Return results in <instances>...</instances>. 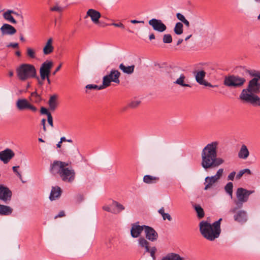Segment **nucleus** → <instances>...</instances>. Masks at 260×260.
Listing matches in <instances>:
<instances>
[{
	"mask_svg": "<svg viewBox=\"0 0 260 260\" xmlns=\"http://www.w3.org/2000/svg\"><path fill=\"white\" fill-rule=\"evenodd\" d=\"M218 142L214 141L208 144L201 152L202 167L205 170L217 168L224 162L223 159L217 157Z\"/></svg>",
	"mask_w": 260,
	"mask_h": 260,
	"instance_id": "obj_1",
	"label": "nucleus"
},
{
	"mask_svg": "<svg viewBox=\"0 0 260 260\" xmlns=\"http://www.w3.org/2000/svg\"><path fill=\"white\" fill-rule=\"evenodd\" d=\"M260 92V83L258 79L253 78L248 82L246 88L243 89L240 99L253 106H260V98L256 94Z\"/></svg>",
	"mask_w": 260,
	"mask_h": 260,
	"instance_id": "obj_2",
	"label": "nucleus"
},
{
	"mask_svg": "<svg viewBox=\"0 0 260 260\" xmlns=\"http://www.w3.org/2000/svg\"><path fill=\"white\" fill-rule=\"evenodd\" d=\"M68 166L66 162L55 160L51 165L50 170L52 173H58L63 182L72 183L75 180L76 173L72 167H67Z\"/></svg>",
	"mask_w": 260,
	"mask_h": 260,
	"instance_id": "obj_3",
	"label": "nucleus"
},
{
	"mask_svg": "<svg viewBox=\"0 0 260 260\" xmlns=\"http://www.w3.org/2000/svg\"><path fill=\"white\" fill-rule=\"evenodd\" d=\"M222 218L213 222L212 224L206 221L200 223V231L203 236L209 241H213L219 237L221 233L220 222Z\"/></svg>",
	"mask_w": 260,
	"mask_h": 260,
	"instance_id": "obj_4",
	"label": "nucleus"
},
{
	"mask_svg": "<svg viewBox=\"0 0 260 260\" xmlns=\"http://www.w3.org/2000/svg\"><path fill=\"white\" fill-rule=\"evenodd\" d=\"M18 78L24 81L29 77L36 78L40 84H42L39 77L36 75V70L33 65L30 64H22L16 70Z\"/></svg>",
	"mask_w": 260,
	"mask_h": 260,
	"instance_id": "obj_5",
	"label": "nucleus"
},
{
	"mask_svg": "<svg viewBox=\"0 0 260 260\" xmlns=\"http://www.w3.org/2000/svg\"><path fill=\"white\" fill-rule=\"evenodd\" d=\"M246 82V79L238 75H230L224 77L223 84L232 88L242 87Z\"/></svg>",
	"mask_w": 260,
	"mask_h": 260,
	"instance_id": "obj_6",
	"label": "nucleus"
},
{
	"mask_svg": "<svg viewBox=\"0 0 260 260\" xmlns=\"http://www.w3.org/2000/svg\"><path fill=\"white\" fill-rule=\"evenodd\" d=\"M254 192V190H247L242 187L238 188L236 193L237 200L235 201L236 206L238 208H242L243 203L247 202L249 196Z\"/></svg>",
	"mask_w": 260,
	"mask_h": 260,
	"instance_id": "obj_7",
	"label": "nucleus"
},
{
	"mask_svg": "<svg viewBox=\"0 0 260 260\" xmlns=\"http://www.w3.org/2000/svg\"><path fill=\"white\" fill-rule=\"evenodd\" d=\"M12 192L6 186L0 184V200L8 204L12 199Z\"/></svg>",
	"mask_w": 260,
	"mask_h": 260,
	"instance_id": "obj_8",
	"label": "nucleus"
},
{
	"mask_svg": "<svg viewBox=\"0 0 260 260\" xmlns=\"http://www.w3.org/2000/svg\"><path fill=\"white\" fill-rule=\"evenodd\" d=\"M148 23L154 30L159 32H164L167 29L166 25L160 19L152 18L149 21Z\"/></svg>",
	"mask_w": 260,
	"mask_h": 260,
	"instance_id": "obj_9",
	"label": "nucleus"
},
{
	"mask_svg": "<svg viewBox=\"0 0 260 260\" xmlns=\"http://www.w3.org/2000/svg\"><path fill=\"white\" fill-rule=\"evenodd\" d=\"M15 156V153L10 148H6L0 152V160L4 164H7Z\"/></svg>",
	"mask_w": 260,
	"mask_h": 260,
	"instance_id": "obj_10",
	"label": "nucleus"
},
{
	"mask_svg": "<svg viewBox=\"0 0 260 260\" xmlns=\"http://www.w3.org/2000/svg\"><path fill=\"white\" fill-rule=\"evenodd\" d=\"M40 73L41 76L40 81L42 84H43L44 80L46 78L49 82V60H46L41 66L40 69Z\"/></svg>",
	"mask_w": 260,
	"mask_h": 260,
	"instance_id": "obj_11",
	"label": "nucleus"
},
{
	"mask_svg": "<svg viewBox=\"0 0 260 260\" xmlns=\"http://www.w3.org/2000/svg\"><path fill=\"white\" fill-rule=\"evenodd\" d=\"M144 232L146 239L152 242L156 241L158 238L157 233L152 227L144 225Z\"/></svg>",
	"mask_w": 260,
	"mask_h": 260,
	"instance_id": "obj_12",
	"label": "nucleus"
},
{
	"mask_svg": "<svg viewBox=\"0 0 260 260\" xmlns=\"http://www.w3.org/2000/svg\"><path fill=\"white\" fill-rule=\"evenodd\" d=\"M144 225H140L137 223H134L132 225L131 230V235L133 238H138L140 236L142 231H144Z\"/></svg>",
	"mask_w": 260,
	"mask_h": 260,
	"instance_id": "obj_13",
	"label": "nucleus"
},
{
	"mask_svg": "<svg viewBox=\"0 0 260 260\" xmlns=\"http://www.w3.org/2000/svg\"><path fill=\"white\" fill-rule=\"evenodd\" d=\"M3 35H13L16 32V29L12 25L5 23L0 28Z\"/></svg>",
	"mask_w": 260,
	"mask_h": 260,
	"instance_id": "obj_14",
	"label": "nucleus"
},
{
	"mask_svg": "<svg viewBox=\"0 0 260 260\" xmlns=\"http://www.w3.org/2000/svg\"><path fill=\"white\" fill-rule=\"evenodd\" d=\"M89 16L91 18V21L94 23L97 24L99 22V18L101 17V13L98 11L90 9L88 10L86 13V17Z\"/></svg>",
	"mask_w": 260,
	"mask_h": 260,
	"instance_id": "obj_15",
	"label": "nucleus"
},
{
	"mask_svg": "<svg viewBox=\"0 0 260 260\" xmlns=\"http://www.w3.org/2000/svg\"><path fill=\"white\" fill-rule=\"evenodd\" d=\"M62 193L61 188L58 186H52L50 192V200L53 201L60 198Z\"/></svg>",
	"mask_w": 260,
	"mask_h": 260,
	"instance_id": "obj_16",
	"label": "nucleus"
},
{
	"mask_svg": "<svg viewBox=\"0 0 260 260\" xmlns=\"http://www.w3.org/2000/svg\"><path fill=\"white\" fill-rule=\"evenodd\" d=\"M196 82L200 85H202L205 80H204L206 73L203 70H198L193 72Z\"/></svg>",
	"mask_w": 260,
	"mask_h": 260,
	"instance_id": "obj_17",
	"label": "nucleus"
},
{
	"mask_svg": "<svg viewBox=\"0 0 260 260\" xmlns=\"http://www.w3.org/2000/svg\"><path fill=\"white\" fill-rule=\"evenodd\" d=\"M58 95L54 94L50 95V112L55 111L59 105Z\"/></svg>",
	"mask_w": 260,
	"mask_h": 260,
	"instance_id": "obj_18",
	"label": "nucleus"
},
{
	"mask_svg": "<svg viewBox=\"0 0 260 260\" xmlns=\"http://www.w3.org/2000/svg\"><path fill=\"white\" fill-rule=\"evenodd\" d=\"M234 220L236 221L243 223L247 221V213L243 210H240L234 216Z\"/></svg>",
	"mask_w": 260,
	"mask_h": 260,
	"instance_id": "obj_19",
	"label": "nucleus"
},
{
	"mask_svg": "<svg viewBox=\"0 0 260 260\" xmlns=\"http://www.w3.org/2000/svg\"><path fill=\"white\" fill-rule=\"evenodd\" d=\"M107 75L112 80V82L117 84L120 83L119 78L120 73L118 70L113 69L110 71V74Z\"/></svg>",
	"mask_w": 260,
	"mask_h": 260,
	"instance_id": "obj_20",
	"label": "nucleus"
},
{
	"mask_svg": "<svg viewBox=\"0 0 260 260\" xmlns=\"http://www.w3.org/2000/svg\"><path fill=\"white\" fill-rule=\"evenodd\" d=\"M249 155V152L247 146L244 144L242 145L238 154L239 158L246 159Z\"/></svg>",
	"mask_w": 260,
	"mask_h": 260,
	"instance_id": "obj_21",
	"label": "nucleus"
},
{
	"mask_svg": "<svg viewBox=\"0 0 260 260\" xmlns=\"http://www.w3.org/2000/svg\"><path fill=\"white\" fill-rule=\"evenodd\" d=\"M205 186L204 188L205 190H208L209 188H211L213 185L218 181V180L214 176H207L206 177L205 179Z\"/></svg>",
	"mask_w": 260,
	"mask_h": 260,
	"instance_id": "obj_22",
	"label": "nucleus"
},
{
	"mask_svg": "<svg viewBox=\"0 0 260 260\" xmlns=\"http://www.w3.org/2000/svg\"><path fill=\"white\" fill-rule=\"evenodd\" d=\"M12 212L13 209L10 206L0 204V215L9 216Z\"/></svg>",
	"mask_w": 260,
	"mask_h": 260,
	"instance_id": "obj_23",
	"label": "nucleus"
},
{
	"mask_svg": "<svg viewBox=\"0 0 260 260\" xmlns=\"http://www.w3.org/2000/svg\"><path fill=\"white\" fill-rule=\"evenodd\" d=\"M159 180V177L153 176L150 175H145L143 177V181L147 184L156 183Z\"/></svg>",
	"mask_w": 260,
	"mask_h": 260,
	"instance_id": "obj_24",
	"label": "nucleus"
},
{
	"mask_svg": "<svg viewBox=\"0 0 260 260\" xmlns=\"http://www.w3.org/2000/svg\"><path fill=\"white\" fill-rule=\"evenodd\" d=\"M119 68L124 73H125L127 74H131L134 71L135 66L132 65V66L126 67L123 63H121V64H120V65L119 66Z\"/></svg>",
	"mask_w": 260,
	"mask_h": 260,
	"instance_id": "obj_25",
	"label": "nucleus"
},
{
	"mask_svg": "<svg viewBox=\"0 0 260 260\" xmlns=\"http://www.w3.org/2000/svg\"><path fill=\"white\" fill-rule=\"evenodd\" d=\"M161 260H183V258L178 254L169 253L164 256Z\"/></svg>",
	"mask_w": 260,
	"mask_h": 260,
	"instance_id": "obj_26",
	"label": "nucleus"
},
{
	"mask_svg": "<svg viewBox=\"0 0 260 260\" xmlns=\"http://www.w3.org/2000/svg\"><path fill=\"white\" fill-rule=\"evenodd\" d=\"M28 104L26 99H19L17 102L16 106L18 109L22 110L27 108Z\"/></svg>",
	"mask_w": 260,
	"mask_h": 260,
	"instance_id": "obj_27",
	"label": "nucleus"
},
{
	"mask_svg": "<svg viewBox=\"0 0 260 260\" xmlns=\"http://www.w3.org/2000/svg\"><path fill=\"white\" fill-rule=\"evenodd\" d=\"M192 206L196 211L198 218H202L204 217L205 213L202 207L199 204H192Z\"/></svg>",
	"mask_w": 260,
	"mask_h": 260,
	"instance_id": "obj_28",
	"label": "nucleus"
},
{
	"mask_svg": "<svg viewBox=\"0 0 260 260\" xmlns=\"http://www.w3.org/2000/svg\"><path fill=\"white\" fill-rule=\"evenodd\" d=\"M174 31L177 35H181L183 32V25L181 22H177L174 28Z\"/></svg>",
	"mask_w": 260,
	"mask_h": 260,
	"instance_id": "obj_29",
	"label": "nucleus"
},
{
	"mask_svg": "<svg viewBox=\"0 0 260 260\" xmlns=\"http://www.w3.org/2000/svg\"><path fill=\"white\" fill-rule=\"evenodd\" d=\"M185 78V76L183 74H181L179 78H178L174 83L175 84L179 85L183 87H190V85L188 84H186L184 83V80Z\"/></svg>",
	"mask_w": 260,
	"mask_h": 260,
	"instance_id": "obj_30",
	"label": "nucleus"
},
{
	"mask_svg": "<svg viewBox=\"0 0 260 260\" xmlns=\"http://www.w3.org/2000/svg\"><path fill=\"white\" fill-rule=\"evenodd\" d=\"M111 82H112V80H111L107 75L104 76L103 79V84L100 86V88L103 89L109 86Z\"/></svg>",
	"mask_w": 260,
	"mask_h": 260,
	"instance_id": "obj_31",
	"label": "nucleus"
},
{
	"mask_svg": "<svg viewBox=\"0 0 260 260\" xmlns=\"http://www.w3.org/2000/svg\"><path fill=\"white\" fill-rule=\"evenodd\" d=\"M233 184L231 182H228L224 187L225 191L231 198L233 197Z\"/></svg>",
	"mask_w": 260,
	"mask_h": 260,
	"instance_id": "obj_32",
	"label": "nucleus"
},
{
	"mask_svg": "<svg viewBox=\"0 0 260 260\" xmlns=\"http://www.w3.org/2000/svg\"><path fill=\"white\" fill-rule=\"evenodd\" d=\"M112 206H114L117 208V210H115L117 212V214L120 213L121 211L124 210V207L121 204L118 203L116 201H113Z\"/></svg>",
	"mask_w": 260,
	"mask_h": 260,
	"instance_id": "obj_33",
	"label": "nucleus"
},
{
	"mask_svg": "<svg viewBox=\"0 0 260 260\" xmlns=\"http://www.w3.org/2000/svg\"><path fill=\"white\" fill-rule=\"evenodd\" d=\"M3 17L6 20L9 21L13 24H16L17 23V21L15 20L14 17L11 15H9V14L3 13Z\"/></svg>",
	"mask_w": 260,
	"mask_h": 260,
	"instance_id": "obj_34",
	"label": "nucleus"
},
{
	"mask_svg": "<svg viewBox=\"0 0 260 260\" xmlns=\"http://www.w3.org/2000/svg\"><path fill=\"white\" fill-rule=\"evenodd\" d=\"M86 88V92L88 93V90H102L101 88H100V86H98L95 84H88L85 86Z\"/></svg>",
	"mask_w": 260,
	"mask_h": 260,
	"instance_id": "obj_35",
	"label": "nucleus"
},
{
	"mask_svg": "<svg viewBox=\"0 0 260 260\" xmlns=\"http://www.w3.org/2000/svg\"><path fill=\"white\" fill-rule=\"evenodd\" d=\"M162 41L164 43H171L172 42V37L170 34H165L163 36Z\"/></svg>",
	"mask_w": 260,
	"mask_h": 260,
	"instance_id": "obj_36",
	"label": "nucleus"
},
{
	"mask_svg": "<svg viewBox=\"0 0 260 260\" xmlns=\"http://www.w3.org/2000/svg\"><path fill=\"white\" fill-rule=\"evenodd\" d=\"M26 54L27 55L31 58H35L36 57L35 51L33 49L31 48L28 47L27 48Z\"/></svg>",
	"mask_w": 260,
	"mask_h": 260,
	"instance_id": "obj_37",
	"label": "nucleus"
},
{
	"mask_svg": "<svg viewBox=\"0 0 260 260\" xmlns=\"http://www.w3.org/2000/svg\"><path fill=\"white\" fill-rule=\"evenodd\" d=\"M19 168V166H14L12 168V170L13 171V172L16 173V174L17 175V176L18 177V178L20 179V180L23 182V183H24L25 182V181H24L23 180H22V176L21 175V174L18 172L17 169Z\"/></svg>",
	"mask_w": 260,
	"mask_h": 260,
	"instance_id": "obj_38",
	"label": "nucleus"
},
{
	"mask_svg": "<svg viewBox=\"0 0 260 260\" xmlns=\"http://www.w3.org/2000/svg\"><path fill=\"white\" fill-rule=\"evenodd\" d=\"M139 244L142 247H144L147 245H149L148 242L144 238H140L139 239Z\"/></svg>",
	"mask_w": 260,
	"mask_h": 260,
	"instance_id": "obj_39",
	"label": "nucleus"
},
{
	"mask_svg": "<svg viewBox=\"0 0 260 260\" xmlns=\"http://www.w3.org/2000/svg\"><path fill=\"white\" fill-rule=\"evenodd\" d=\"M41 114H46L47 116V122L49 123V110L44 107H42L40 110Z\"/></svg>",
	"mask_w": 260,
	"mask_h": 260,
	"instance_id": "obj_40",
	"label": "nucleus"
},
{
	"mask_svg": "<svg viewBox=\"0 0 260 260\" xmlns=\"http://www.w3.org/2000/svg\"><path fill=\"white\" fill-rule=\"evenodd\" d=\"M140 103L139 101H132L129 104L128 106L132 108H135L137 107Z\"/></svg>",
	"mask_w": 260,
	"mask_h": 260,
	"instance_id": "obj_41",
	"label": "nucleus"
},
{
	"mask_svg": "<svg viewBox=\"0 0 260 260\" xmlns=\"http://www.w3.org/2000/svg\"><path fill=\"white\" fill-rule=\"evenodd\" d=\"M223 172V169L222 168L219 169L216 172V174L214 176L217 179L219 180L222 176Z\"/></svg>",
	"mask_w": 260,
	"mask_h": 260,
	"instance_id": "obj_42",
	"label": "nucleus"
},
{
	"mask_svg": "<svg viewBox=\"0 0 260 260\" xmlns=\"http://www.w3.org/2000/svg\"><path fill=\"white\" fill-rule=\"evenodd\" d=\"M156 251V248L155 247H152L150 249V251L149 252V253L150 254V256L152 257V258L153 260H155V259H156V257L155 255V253Z\"/></svg>",
	"mask_w": 260,
	"mask_h": 260,
	"instance_id": "obj_43",
	"label": "nucleus"
},
{
	"mask_svg": "<svg viewBox=\"0 0 260 260\" xmlns=\"http://www.w3.org/2000/svg\"><path fill=\"white\" fill-rule=\"evenodd\" d=\"M103 209L105 211H106L109 212H111L113 214H117V212L115 210V209H111L109 206H104L103 207Z\"/></svg>",
	"mask_w": 260,
	"mask_h": 260,
	"instance_id": "obj_44",
	"label": "nucleus"
},
{
	"mask_svg": "<svg viewBox=\"0 0 260 260\" xmlns=\"http://www.w3.org/2000/svg\"><path fill=\"white\" fill-rule=\"evenodd\" d=\"M43 52L45 54H49V39L46 41V45L43 49Z\"/></svg>",
	"mask_w": 260,
	"mask_h": 260,
	"instance_id": "obj_45",
	"label": "nucleus"
},
{
	"mask_svg": "<svg viewBox=\"0 0 260 260\" xmlns=\"http://www.w3.org/2000/svg\"><path fill=\"white\" fill-rule=\"evenodd\" d=\"M246 72L248 73L251 76L256 77L260 79V72H257L255 73H253L252 71L246 70Z\"/></svg>",
	"mask_w": 260,
	"mask_h": 260,
	"instance_id": "obj_46",
	"label": "nucleus"
},
{
	"mask_svg": "<svg viewBox=\"0 0 260 260\" xmlns=\"http://www.w3.org/2000/svg\"><path fill=\"white\" fill-rule=\"evenodd\" d=\"M176 17L178 20L181 21L182 22L186 19L183 15L180 13L176 14Z\"/></svg>",
	"mask_w": 260,
	"mask_h": 260,
	"instance_id": "obj_47",
	"label": "nucleus"
},
{
	"mask_svg": "<svg viewBox=\"0 0 260 260\" xmlns=\"http://www.w3.org/2000/svg\"><path fill=\"white\" fill-rule=\"evenodd\" d=\"M162 217L164 220L168 219L169 221H171L172 218L171 215L169 213H165L162 215Z\"/></svg>",
	"mask_w": 260,
	"mask_h": 260,
	"instance_id": "obj_48",
	"label": "nucleus"
},
{
	"mask_svg": "<svg viewBox=\"0 0 260 260\" xmlns=\"http://www.w3.org/2000/svg\"><path fill=\"white\" fill-rule=\"evenodd\" d=\"M236 172L233 171L231 172L228 176V180L233 181L234 179V177H235Z\"/></svg>",
	"mask_w": 260,
	"mask_h": 260,
	"instance_id": "obj_49",
	"label": "nucleus"
},
{
	"mask_svg": "<svg viewBox=\"0 0 260 260\" xmlns=\"http://www.w3.org/2000/svg\"><path fill=\"white\" fill-rule=\"evenodd\" d=\"M64 216H65L64 211L62 210V211H60L57 215H56L54 218V219H56L57 218L62 217Z\"/></svg>",
	"mask_w": 260,
	"mask_h": 260,
	"instance_id": "obj_50",
	"label": "nucleus"
},
{
	"mask_svg": "<svg viewBox=\"0 0 260 260\" xmlns=\"http://www.w3.org/2000/svg\"><path fill=\"white\" fill-rule=\"evenodd\" d=\"M20 20V21L22 23V24H24V20H23V17L22 14H19L18 13L16 12L15 14Z\"/></svg>",
	"mask_w": 260,
	"mask_h": 260,
	"instance_id": "obj_51",
	"label": "nucleus"
},
{
	"mask_svg": "<svg viewBox=\"0 0 260 260\" xmlns=\"http://www.w3.org/2000/svg\"><path fill=\"white\" fill-rule=\"evenodd\" d=\"M62 8L58 6H56L55 7H52L51 9V11H57V12H60L62 11Z\"/></svg>",
	"mask_w": 260,
	"mask_h": 260,
	"instance_id": "obj_52",
	"label": "nucleus"
},
{
	"mask_svg": "<svg viewBox=\"0 0 260 260\" xmlns=\"http://www.w3.org/2000/svg\"><path fill=\"white\" fill-rule=\"evenodd\" d=\"M8 47H13L14 48L18 47V44L17 43H10L7 45Z\"/></svg>",
	"mask_w": 260,
	"mask_h": 260,
	"instance_id": "obj_53",
	"label": "nucleus"
},
{
	"mask_svg": "<svg viewBox=\"0 0 260 260\" xmlns=\"http://www.w3.org/2000/svg\"><path fill=\"white\" fill-rule=\"evenodd\" d=\"M242 170L239 172L236 176V179H239L243 175L244 172Z\"/></svg>",
	"mask_w": 260,
	"mask_h": 260,
	"instance_id": "obj_54",
	"label": "nucleus"
},
{
	"mask_svg": "<svg viewBox=\"0 0 260 260\" xmlns=\"http://www.w3.org/2000/svg\"><path fill=\"white\" fill-rule=\"evenodd\" d=\"M27 109H29L30 110H32L34 112H36L37 110V109L36 107L30 104L29 103L28 104V106Z\"/></svg>",
	"mask_w": 260,
	"mask_h": 260,
	"instance_id": "obj_55",
	"label": "nucleus"
},
{
	"mask_svg": "<svg viewBox=\"0 0 260 260\" xmlns=\"http://www.w3.org/2000/svg\"><path fill=\"white\" fill-rule=\"evenodd\" d=\"M112 25L114 26H116V27H121L122 28H124V25L122 23H113L112 24Z\"/></svg>",
	"mask_w": 260,
	"mask_h": 260,
	"instance_id": "obj_56",
	"label": "nucleus"
},
{
	"mask_svg": "<svg viewBox=\"0 0 260 260\" xmlns=\"http://www.w3.org/2000/svg\"><path fill=\"white\" fill-rule=\"evenodd\" d=\"M202 85H204L205 86L210 87H213L215 86L212 85L210 83H209L207 81H206Z\"/></svg>",
	"mask_w": 260,
	"mask_h": 260,
	"instance_id": "obj_57",
	"label": "nucleus"
},
{
	"mask_svg": "<svg viewBox=\"0 0 260 260\" xmlns=\"http://www.w3.org/2000/svg\"><path fill=\"white\" fill-rule=\"evenodd\" d=\"M45 122H46V119L43 118L42 120H41V124L43 125V130L46 132V126H45Z\"/></svg>",
	"mask_w": 260,
	"mask_h": 260,
	"instance_id": "obj_58",
	"label": "nucleus"
},
{
	"mask_svg": "<svg viewBox=\"0 0 260 260\" xmlns=\"http://www.w3.org/2000/svg\"><path fill=\"white\" fill-rule=\"evenodd\" d=\"M131 22L133 24L140 23H144V21H139V20H131Z\"/></svg>",
	"mask_w": 260,
	"mask_h": 260,
	"instance_id": "obj_59",
	"label": "nucleus"
},
{
	"mask_svg": "<svg viewBox=\"0 0 260 260\" xmlns=\"http://www.w3.org/2000/svg\"><path fill=\"white\" fill-rule=\"evenodd\" d=\"M52 39L50 38V53L52 52L54 49L53 46L51 45Z\"/></svg>",
	"mask_w": 260,
	"mask_h": 260,
	"instance_id": "obj_60",
	"label": "nucleus"
},
{
	"mask_svg": "<svg viewBox=\"0 0 260 260\" xmlns=\"http://www.w3.org/2000/svg\"><path fill=\"white\" fill-rule=\"evenodd\" d=\"M61 63H60L57 67V68L55 69V70L52 73V74L53 75H55L56 73L57 72H58L61 68Z\"/></svg>",
	"mask_w": 260,
	"mask_h": 260,
	"instance_id": "obj_61",
	"label": "nucleus"
},
{
	"mask_svg": "<svg viewBox=\"0 0 260 260\" xmlns=\"http://www.w3.org/2000/svg\"><path fill=\"white\" fill-rule=\"evenodd\" d=\"M158 213L162 216L165 212L164 207H161L158 210Z\"/></svg>",
	"mask_w": 260,
	"mask_h": 260,
	"instance_id": "obj_62",
	"label": "nucleus"
},
{
	"mask_svg": "<svg viewBox=\"0 0 260 260\" xmlns=\"http://www.w3.org/2000/svg\"><path fill=\"white\" fill-rule=\"evenodd\" d=\"M242 170L243 171V172H244V174H245L246 173L248 174H251V171L249 169H243Z\"/></svg>",
	"mask_w": 260,
	"mask_h": 260,
	"instance_id": "obj_63",
	"label": "nucleus"
},
{
	"mask_svg": "<svg viewBox=\"0 0 260 260\" xmlns=\"http://www.w3.org/2000/svg\"><path fill=\"white\" fill-rule=\"evenodd\" d=\"M182 23H183L187 27H189V25H190V24H189V21L186 19H185L183 22Z\"/></svg>",
	"mask_w": 260,
	"mask_h": 260,
	"instance_id": "obj_64",
	"label": "nucleus"
}]
</instances>
